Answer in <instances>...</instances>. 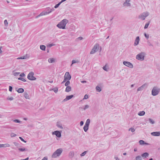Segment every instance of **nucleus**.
I'll list each match as a JSON object with an SVG mask.
<instances>
[{
	"instance_id": "nucleus-1",
	"label": "nucleus",
	"mask_w": 160,
	"mask_h": 160,
	"mask_svg": "<svg viewBox=\"0 0 160 160\" xmlns=\"http://www.w3.org/2000/svg\"><path fill=\"white\" fill-rule=\"evenodd\" d=\"M68 22V20L66 19H64L59 23L57 26L59 28L64 29L66 24Z\"/></svg>"
},
{
	"instance_id": "nucleus-2",
	"label": "nucleus",
	"mask_w": 160,
	"mask_h": 160,
	"mask_svg": "<svg viewBox=\"0 0 160 160\" xmlns=\"http://www.w3.org/2000/svg\"><path fill=\"white\" fill-rule=\"evenodd\" d=\"M62 152V148H59L57 149L53 153L52 155V158H56L60 156Z\"/></svg>"
},
{
	"instance_id": "nucleus-3",
	"label": "nucleus",
	"mask_w": 160,
	"mask_h": 160,
	"mask_svg": "<svg viewBox=\"0 0 160 160\" xmlns=\"http://www.w3.org/2000/svg\"><path fill=\"white\" fill-rule=\"evenodd\" d=\"M146 55V53L143 52L137 54L136 56V58L140 61H143L144 59V57Z\"/></svg>"
},
{
	"instance_id": "nucleus-4",
	"label": "nucleus",
	"mask_w": 160,
	"mask_h": 160,
	"mask_svg": "<svg viewBox=\"0 0 160 160\" xmlns=\"http://www.w3.org/2000/svg\"><path fill=\"white\" fill-rule=\"evenodd\" d=\"M149 15V13L148 12H144L139 16V18H141L142 20H144Z\"/></svg>"
},
{
	"instance_id": "nucleus-5",
	"label": "nucleus",
	"mask_w": 160,
	"mask_h": 160,
	"mask_svg": "<svg viewBox=\"0 0 160 160\" xmlns=\"http://www.w3.org/2000/svg\"><path fill=\"white\" fill-rule=\"evenodd\" d=\"M34 73L32 72H31L28 74L27 78L28 79L30 80H35L36 78L33 76Z\"/></svg>"
},
{
	"instance_id": "nucleus-6",
	"label": "nucleus",
	"mask_w": 160,
	"mask_h": 160,
	"mask_svg": "<svg viewBox=\"0 0 160 160\" xmlns=\"http://www.w3.org/2000/svg\"><path fill=\"white\" fill-rule=\"evenodd\" d=\"M99 46V45L98 44H95L91 51L90 53L91 54H93L96 52L98 51Z\"/></svg>"
},
{
	"instance_id": "nucleus-7",
	"label": "nucleus",
	"mask_w": 160,
	"mask_h": 160,
	"mask_svg": "<svg viewBox=\"0 0 160 160\" xmlns=\"http://www.w3.org/2000/svg\"><path fill=\"white\" fill-rule=\"evenodd\" d=\"M51 8H46V10L42 12H41V15H46L48 14L51 12V11H50Z\"/></svg>"
},
{
	"instance_id": "nucleus-8",
	"label": "nucleus",
	"mask_w": 160,
	"mask_h": 160,
	"mask_svg": "<svg viewBox=\"0 0 160 160\" xmlns=\"http://www.w3.org/2000/svg\"><path fill=\"white\" fill-rule=\"evenodd\" d=\"M123 64L130 68H133V65L130 62L127 61H124L123 62Z\"/></svg>"
},
{
	"instance_id": "nucleus-9",
	"label": "nucleus",
	"mask_w": 160,
	"mask_h": 160,
	"mask_svg": "<svg viewBox=\"0 0 160 160\" xmlns=\"http://www.w3.org/2000/svg\"><path fill=\"white\" fill-rule=\"evenodd\" d=\"M148 86V83H145L141 86L139 87L137 90H142L146 89Z\"/></svg>"
},
{
	"instance_id": "nucleus-10",
	"label": "nucleus",
	"mask_w": 160,
	"mask_h": 160,
	"mask_svg": "<svg viewBox=\"0 0 160 160\" xmlns=\"http://www.w3.org/2000/svg\"><path fill=\"white\" fill-rule=\"evenodd\" d=\"M52 134L55 135L58 138H60L61 136V132L58 131H56L52 132Z\"/></svg>"
},
{
	"instance_id": "nucleus-11",
	"label": "nucleus",
	"mask_w": 160,
	"mask_h": 160,
	"mask_svg": "<svg viewBox=\"0 0 160 160\" xmlns=\"http://www.w3.org/2000/svg\"><path fill=\"white\" fill-rule=\"evenodd\" d=\"M64 78H65L66 79H67V80H69L71 79V77L69 72H66L65 74Z\"/></svg>"
},
{
	"instance_id": "nucleus-12",
	"label": "nucleus",
	"mask_w": 160,
	"mask_h": 160,
	"mask_svg": "<svg viewBox=\"0 0 160 160\" xmlns=\"http://www.w3.org/2000/svg\"><path fill=\"white\" fill-rule=\"evenodd\" d=\"M130 0H126L123 4L124 6L130 7L131 6V4L129 2Z\"/></svg>"
},
{
	"instance_id": "nucleus-13",
	"label": "nucleus",
	"mask_w": 160,
	"mask_h": 160,
	"mask_svg": "<svg viewBox=\"0 0 160 160\" xmlns=\"http://www.w3.org/2000/svg\"><path fill=\"white\" fill-rule=\"evenodd\" d=\"M73 97H74V96L73 95H71L67 96L66 98L63 100L62 101V102H66V101L72 98H73Z\"/></svg>"
},
{
	"instance_id": "nucleus-14",
	"label": "nucleus",
	"mask_w": 160,
	"mask_h": 160,
	"mask_svg": "<svg viewBox=\"0 0 160 160\" xmlns=\"http://www.w3.org/2000/svg\"><path fill=\"white\" fill-rule=\"evenodd\" d=\"M152 135L154 136H160V132H155L151 133Z\"/></svg>"
},
{
	"instance_id": "nucleus-15",
	"label": "nucleus",
	"mask_w": 160,
	"mask_h": 160,
	"mask_svg": "<svg viewBox=\"0 0 160 160\" xmlns=\"http://www.w3.org/2000/svg\"><path fill=\"white\" fill-rule=\"evenodd\" d=\"M139 36L137 37L135 40L134 45L136 46L138 45L139 43Z\"/></svg>"
},
{
	"instance_id": "nucleus-16",
	"label": "nucleus",
	"mask_w": 160,
	"mask_h": 160,
	"mask_svg": "<svg viewBox=\"0 0 160 160\" xmlns=\"http://www.w3.org/2000/svg\"><path fill=\"white\" fill-rule=\"evenodd\" d=\"M149 156V154L147 152H145L141 154V156L144 159Z\"/></svg>"
},
{
	"instance_id": "nucleus-17",
	"label": "nucleus",
	"mask_w": 160,
	"mask_h": 160,
	"mask_svg": "<svg viewBox=\"0 0 160 160\" xmlns=\"http://www.w3.org/2000/svg\"><path fill=\"white\" fill-rule=\"evenodd\" d=\"M159 91H152V94L153 96H155L158 95Z\"/></svg>"
},
{
	"instance_id": "nucleus-18",
	"label": "nucleus",
	"mask_w": 160,
	"mask_h": 160,
	"mask_svg": "<svg viewBox=\"0 0 160 160\" xmlns=\"http://www.w3.org/2000/svg\"><path fill=\"white\" fill-rule=\"evenodd\" d=\"M74 155V152L73 151H71L69 152V154H68V156L69 157V158H72Z\"/></svg>"
},
{
	"instance_id": "nucleus-19",
	"label": "nucleus",
	"mask_w": 160,
	"mask_h": 160,
	"mask_svg": "<svg viewBox=\"0 0 160 160\" xmlns=\"http://www.w3.org/2000/svg\"><path fill=\"white\" fill-rule=\"evenodd\" d=\"M145 113V112L144 111H142L139 112L138 113V115L140 116H143V115H144Z\"/></svg>"
},
{
	"instance_id": "nucleus-20",
	"label": "nucleus",
	"mask_w": 160,
	"mask_h": 160,
	"mask_svg": "<svg viewBox=\"0 0 160 160\" xmlns=\"http://www.w3.org/2000/svg\"><path fill=\"white\" fill-rule=\"evenodd\" d=\"M24 97L26 98L29 99V96L28 95V94L27 93V92H24Z\"/></svg>"
},
{
	"instance_id": "nucleus-21",
	"label": "nucleus",
	"mask_w": 160,
	"mask_h": 160,
	"mask_svg": "<svg viewBox=\"0 0 160 160\" xmlns=\"http://www.w3.org/2000/svg\"><path fill=\"white\" fill-rule=\"evenodd\" d=\"M90 120L89 119H87L86 122L85 123V125L88 126L89 127L90 123Z\"/></svg>"
},
{
	"instance_id": "nucleus-22",
	"label": "nucleus",
	"mask_w": 160,
	"mask_h": 160,
	"mask_svg": "<svg viewBox=\"0 0 160 160\" xmlns=\"http://www.w3.org/2000/svg\"><path fill=\"white\" fill-rule=\"evenodd\" d=\"M18 150L21 152H23L25 151H28V150L27 149H26L25 148H19L18 149Z\"/></svg>"
},
{
	"instance_id": "nucleus-23",
	"label": "nucleus",
	"mask_w": 160,
	"mask_h": 160,
	"mask_svg": "<svg viewBox=\"0 0 160 160\" xmlns=\"http://www.w3.org/2000/svg\"><path fill=\"white\" fill-rule=\"evenodd\" d=\"M55 61V60L53 58H49L48 59V62L49 63H53Z\"/></svg>"
},
{
	"instance_id": "nucleus-24",
	"label": "nucleus",
	"mask_w": 160,
	"mask_h": 160,
	"mask_svg": "<svg viewBox=\"0 0 160 160\" xmlns=\"http://www.w3.org/2000/svg\"><path fill=\"white\" fill-rule=\"evenodd\" d=\"M40 48L42 50L45 51L46 49V46L44 45H41L40 46Z\"/></svg>"
},
{
	"instance_id": "nucleus-25",
	"label": "nucleus",
	"mask_w": 160,
	"mask_h": 160,
	"mask_svg": "<svg viewBox=\"0 0 160 160\" xmlns=\"http://www.w3.org/2000/svg\"><path fill=\"white\" fill-rule=\"evenodd\" d=\"M150 21H149L148 22V23H147L145 25V26H144V29H146V28H148V26H149V24H150Z\"/></svg>"
},
{
	"instance_id": "nucleus-26",
	"label": "nucleus",
	"mask_w": 160,
	"mask_h": 160,
	"mask_svg": "<svg viewBox=\"0 0 160 160\" xmlns=\"http://www.w3.org/2000/svg\"><path fill=\"white\" fill-rule=\"evenodd\" d=\"M88 126L84 125L83 127V129L85 132H86L88 129Z\"/></svg>"
},
{
	"instance_id": "nucleus-27",
	"label": "nucleus",
	"mask_w": 160,
	"mask_h": 160,
	"mask_svg": "<svg viewBox=\"0 0 160 160\" xmlns=\"http://www.w3.org/2000/svg\"><path fill=\"white\" fill-rule=\"evenodd\" d=\"M135 160H142V158L140 156H138L135 158Z\"/></svg>"
},
{
	"instance_id": "nucleus-28",
	"label": "nucleus",
	"mask_w": 160,
	"mask_h": 160,
	"mask_svg": "<svg viewBox=\"0 0 160 160\" xmlns=\"http://www.w3.org/2000/svg\"><path fill=\"white\" fill-rule=\"evenodd\" d=\"M148 120L149 122L152 124H154L155 123V122L151 118H149Z\"/></svg>"
},
{
	"instance_id": "nucleus-29",
	"label": "nucleus",
	"mask_w": 160,
	"mask_h": 160,
	"mask_svg": "<svg viewBox=\"0 0 160 160\" xmlns=\"http://www.w3.org/2000/svg\"><path fill=\"white\" fill-rule=\"evenodd\" d=\"M18 79L19 80H21V81H22L23 82H25L26 81V80L24 78H22V77L19 78H18Z\"/></svg>"
},
{
	"instance_id": "nucleus-30",
	"label": "nucleus",
	"mask_w": 160,
	"mask_h": 160,
	"mask_svg": "<svg viewBox=\"0 0 160 160\" xmlns=\"http://www.w3.org/2000/svg\"><path fill=\"white\" fill-rule=\"evenodd\" d=\"M62 3H61V2H59L57 4H56L54 7V8H57Z\"/></svg>"
},
{
	"instance_id": "nucleus-31",
	"label": "nucleus",
	"mask_w": 160,
	"mask_h": 160,
	"mask_svg": "<svg viewBox=\"0 0 160 160\" xmlns=\"http://www.w3.org/2000/svg\"><path fill=\"white\" fill-rule=\"evenodd\" d=\"M139 143L140 145H143L144 144L145 142L142 140H140L139 141Z\"/></svg>"
},
{
	"instance_id": "nucleus-32",
	"label": "nucleus",
	"mask_w": 160,
	"mask_h": 160,
	"mask_svg": "<svg viewBox=\"0 0 160 160\" xmlns=\"http://www.w3.org/2000/svg\"><path fill=\"white\" fill-rule=\"evenodd\" d=\"M129 131H131L132 132H134L135 131V129L133 128H131L129 129Z\"/></svg>"
},
{
	"instance_id": "nucleus-33",
	"label": "nucleus",
	"mask_w": 160,
	"mask_h": 160,
	"mask_svg": "<svg viewBox=\"0 0 160 160\" xmlns=\"http://www.w3.org/2000/svg\"><path fill=\"white\" fill-rule=\"evenodd\" d=\"M87 151H84V152H83L82 153L80 154V156L81 157H83V156H84L86 154V153H87Z\"/></svg>"
},
{
	"instance_id": "nucleus-34",
	"label": "nucleus",
	"mask_w": 160,
	"mask_h": 160,
	"mask_svg": "<svg viewBox=\"0 0 160 160\" xmlns=\"http://www.w3.org/2000/svg\"><path fill=\"white\" fill-rule=\"evenodd\" d=\"M100 85L97 86L96 87V90H101L100 87Z\"/></svg>"
},
{
	"instance_id": "nucleus-35",
	"label": "nucleus",
	"mask_w": 160,
	"mask_h": 160,
	"mask_svg": "<svg viewBox=\"0 0 160 160\" xmlns=\"http://www.w3.org/2000/svg\"><path fill=\"white\" fill-rule=\"evenodd\" d=\"M13 143L16 146H17L18 147L19 146L20 144L18 142H13Z\"/></svg>"
},
{
	"instance_id": "nucleus-36",
	"label": "nucleus",
	"mask_w": 160,
	"mask_h": 160,
	"mask_svg": "<svg viewBox=\"0 0 160 160\" xmlns=\"http://www.w3.org/2000/svg\"><path fill=\"white\" fill-rule=\"evenodd\" d=\"M160 89L157 86L154 87L152 90H160Z\"/></svg>"
},
{
	"instance_id": "nucleus-37",
	"label": "nucleus",
	"mask_w": 160,
	"mask_h": 160,
	"mask_svg": "<svg viewBox=\"0 0 160 160\" xmlns=\"http://www.w3.org/2000/svg\"><path fill=\"white\" fill-rule=\"evenodd\" d=\"M70 84V81L69 80H68L65 83V86H68Z\"/></svg>"
},
{
	"instance_id": "nucleus-38",
	"label": "nucleus",
	"mask_w": 160,
	"mask_h": 160,
	"mask_svg": "<svg viewBox=\"0 0 160 160\" xmlns=\"http://www.w3.org/2000/svg\"><path fill=\"white\" fill-rule=\"evenodd\" d=\"M20 73L19 72H15L13 73V75L15 76H17Z\"/></svg>"
},
{
	"instance_id": "nucleus-39",
	"label": "nucleus",
	"mask_w": 160,
	"mask_h": 160,
	"mask_svg": "<svg viewBox=\"0 0 160 160\" xmlns=\"http://www.w3.org/2000/svg\"><path fill=\"white\" fill-rule=\"evenodd\" d=\"M16 134L13 133H11L10 135L11 137H14L16 136Z\"/></svg>"
},
{
	"instance_id": "nucleus-40",
	"label": "nucleus",
	"mask_w": 160,
	"mask_h": 160,
	"mask_svg": "<svg viewBox=\"0 0 160 160\" xmlns=\"http://www.w3.org/2000/svg\"><path fill=\"white\" fill-rule=\"evenodd\" d=\"M13 122L16 123H19L21 121L18 119H15L13 120Z\"/></svg>"
},
{
	"instance_id": "nucleus-41",
	"label": "nucleus",
	"mask_w": 160,
	"mask_h": 160,
	"mask_svg": "<svg viewBox=\"0 0 160 160\" xmlns=\"http://www.w3.org/2000/svg\"><path fill=\"white\" fill-rule=\"evenodd\" d=\"M57 126L58 127L61 129H63V127L61 125H60L58 123L57 124Z\"/></svg>"
},
{
	"instance_id": "nucleus-42",
	"label": "nucleus",
	"mask_w": 160,
	"mask_h": 160,
	"mask_svg": "<svg viewBox=\"0 0 160 160\" xmlns=\"http://www.w3.org/2000/svg\"><path fill=\"white\" fill-rule=\"evenodd\" d=\"M26 58V57L25 56H23L22 57H21L20 58H18V59H23Z\"/></svg>"
},
{
	"instance_id": "nucleus-43",
	"label": "nucleus",
	"mask_w": 160,
	"mask_h": 160,
	"mask_svg": "<svg viewBox=\"0 0 160 160\" xmlns=\"http://www.w3.org/2000/svg\"><path fill=\"white\" fill-rule=\"evenodd\" d=\"M144 35L145 37L147 38V39H148L149 38V35L148 34H147L146 33H144Z\"/></svg>"
},
{
	"instance_id": "nucleus-44",
	"label": "nucleus",
	"mask_w": 160,
	"mask_h": 160,
	"mask_svg": "<svg viewBox=\"0 0 160 160\" xmlns=\"http://www.w3.org/2000/svg\"><path fill=\"white\" fill-rule=\"evenodd\" d=\"M71 88L70 86H67L65 90H71Z\"/></svg>"
},
{
	"instance_id": "nucleus-45",
	"label": "nucleus",
	"mask_w": 160,
	"mask_h": 160,
	"mask_svg": "<svg viewBox=\"0 0 160 160\" xmlns=\"http://www.w3.org/2000/svg\"><path fill=\"white\" fill-rule=\"evenodd\" d=\"M89 108V106L88 105H86L85 106L84 108H83V110H85L86 109L88 108Z\"/></svg>"
},
{
	"instance_id": "nucleus-46",
	"label": "nucleus",
	"mask_w": 160,
	"mask_h": 160,
	"mask_svg": "<svg viewBox=\"0 0 160 160\" xmlns=\"http://www.w3.org/2000/svg\"><path fill=\"white\" fill-rule=\"evenodd\" d=\"M4 24H5V26H8V22H7V20H5L4 21Z\"/></svg>"
},
{
	"instance_id": "nucleus-47",
	"label": "nucleus",
	"mask_w": 160,
	"mask_h": 160,
	"mask_svg": "<svg viewBox=\"0 0 160 160\" xmlns=\"http://www.w3.org/2000/svg\"><path fill=\"white\" fill-rule=\"evenodd\" d=\"M88 96L87 94H85L84 96V97L83 99H87L88 98Z\"/></svg>"
},
{
	"instance_id": "nucleus-48",
	"label": "nucleus",
	"mask_w": 160,
	"mask_h": 160,
	"mask_svg": "<svg viewBox=\"0 0 160 160\" xmlns=\"http://www.w3.org/2000/svg\"><path fill=\"white\" fill-rule=\"evenodd\" d=\"M8 100L11 101L13 99V98L12 97H8L7 99Z\"/></svg>"
},
{
	"instance_id": "nucleus-49",
	"label": "nucleus",
	"mask_w": 160,
	"mask_h": 160,
	"mask_svg": "<svg viewBox=\"0 0 160 160\" xmlns=\"http://www.w3.org/2000/svg\"><path fill=\"white\" fill-rule=\"evenodd\" d=\"M19 138L23 142H26V141L24 140L23 138H22L21 137H19Z\"/></svg>"
},
{
	"instance_id": "nucleus-50",
	"label": "nucleus",
	"mask_w": 160,
	"mask_h": 160,
	"mask_svg": "<svg viewBox=\"0 0 160 160\" xmlns=\"http://www.w3.org/2000/svg\"><path fill=\"white\" fill-rule=\"evenodd\" d=\"M15 90H24V89L22 88H19L18 87L15 88Z\"/></svg>"
},
{
	"instance_id": "nucleus-51",
	"label": "nucleus",
	"mask_w": 160,
	"mask_h": 160,
	"mask_svg": "<svg viewBox=\"0 0 160 160\" xmlns=\"http://www.w3.org/2000/svg\"><path fill=\"white\" fill-rule=\"evenodd\" d=\"M19 76L21 77H23L25 76V74L24 73H22L20 74Z\"/></svg>"
},
{
	"instance_id": "nucleus-52",
	"label": "nucleus",
	"mask_w": 160,
	"mask_h": 160,
	"mask_svg": "<svg viewBox=\"0 0 160 160\" xmlns=\"http://www.w3.org/2000/svg\"><path fill=\"white\" fill-rule=\"evenodd\" d=\"M77 62H76L75 60H73L72 61V64L71 65V66H72V64Z\"/></svg>"
},
{
	"instance_id": "nucleus-53",
	"label": "nucleus",
	"mask_w": 160,
	"mask_h": 160,
	"mask_svg": "<svg viewBox=\"0 0 160 160\" xmlns=\"http://www.w3.org/2000/svg\"><path fill=\"white\" fill-rule=\"evenodd\" d=\"M103 69L105 71H108L107 68H106V66H104L103 67Z\"/></svg>"
},
{
	"instance_id": "nucleus-54",
	"label": "nucleus",
	"mask_w": 160,
	"mask_h": 160,
	"mask_svg": "<svg viewBox=\"0 0 160 160\" xmlns=\"http://www.w3.org/2000/svg\"><path fill=\"white\" fill-rule=\"evenodd\" d=\"M16 91L19 93H23L24 91Z\"/></svg>"
},
{
	"instance_id": "nucleus-55",
	"label": "nucleus",
	"mask_w": 160,
	"mask_h": 160,
	"mask_svg": "<svg viewBox=\"0 0 160 160\" xmlns=\"http://www.w3.org/2000/svg\"><path fill=\"white\" fill-rule=\"evenodd\" d=\"M80 126H82L83 124V123H84V122L83 121H81L80 122Z\"/></svg>"
},
{
	"instance_id": "nucleus-56",
	"label": "nucleus",
	"mask_w": 160,
	"mask_h": 160,
	"mask_svg": "<svg viewBox=\"0 0 160 160\" xmlns=\"http://www.w3.org/2000/svg\"><path fill=\"white\" fill-rule=\"evenodd\" d=\"M5 147V144H0V147L2 148Z\"/></svg>"
},
{
	"instance_id": "nucleus-57",
	"label": "nucleus",
	"mask_w": 160,
	"mask_h": 160,
	"mask_svg": "<svg viewBox=\"0 0 160 160\" xmlns=\"http://www.w3.org/2000/svg\"><path fill=\"white\" fill-rule=\"evenodd\" d=\"M12 87L11 86H9V90H12Z\"/></svg>"
},
{
	"instance_id": "nucleus-58",
	"label": "nucleus",
	"mask_w": 160,
	"mask_h": 160,
	"mask_svg": "<svg viewBox=\"0 0 160 160\" xmlns=\"http://www.w3.org/2000/svg\"><path fill=\"white\" fill-rule=\"evenodd\" d=\"M41 13L39 15L37 16L36 17V18H37L39 17L40 16H42L44 15H41Z\"/></svg>"
},
{
	"instance_id": "nucleus-59",
	"label": "nucleus",
	"mask_w": 160,
	"mask_h": 160,
	"mask_svg": "<svg viewBox=\"0 0 160 160\" xmlns=\"http://www.w3.org/2000/svg\"><path fill=\"white\" fill-rule=\"evenodd\" d=\"M114 158L116 160H120V159L117 157H114Z\"/></svg>"
},
{
	"instance_id": "nucleus-60",
	"label": "nucleus",
	"mask_w": 160,
	"mask_h": 160,
	"mask_svg": "<svg viewBox=\"0 0 160 160\" xmlns=\"http://www.w3.org/2000/svg\"><path fill=\"white\" fill-rule=\"evenodd\" d=\"M148 45L149 46H153V45L150 42H149L148 43Z\"/></svg>"
},
{
	"instance_id": "nucleus-61",
	"label": "nucleus",
	"mask_w": 160,
	"mask_h": 160,
	"mask_svg": "<svg viewBox=\"0 0 160 160\" xmlns=\"http://www.w3.org/2000/svg\"><path fill=\"white\" fill-rule=\"evenodd\" d=\"M2 47H0V54L2 53V51L1 49Z\"/></svg>"
},
{
	"instance_id": "nucleus-62",
	"label": "nucleus",
	"mask_w": 160,
	"mask_h": 160,
	"mask_svg": "<svg viewBox=\"0 0 160 160\" xmlns=\"http://www.w3.org/2000/svg\"><path fill=\"white\" fill-rule=\"evenodd\" d=\"M53 45H54V44H53L52 43V44H49V47H51Z\"/></svg>"
},
{
	"instance_id": "nucleus-63",
	"label": "nucleus",
	"mask_w": 160,
	"mask_h": 160,
	"mask_svg": "<svg viewBox=\"0 0 160 160\" xmlns=\"http://www.w3.org/2000/svg\"><path fill=\"white\" fill-rule=\"evenodd\" d=\"M51 11V12H52V11H54L55 10L53 8H51V10H50Z\"/></svg>"
},
{
	"instance_id": "nucleus-64",
	"label": "nucleus",
	"mask_w": 160,
	"mask_h": 160,
	"mask_svg": "<svg viewBox=\"0 0 160 160\" xmlns=\"http://www.w3.org/2000/svg\"><path fill=\"white\" fill-rule=\"evenodd\" d=\"M78 38L79 39H80V40H82V39L83 38H82V37H80Z\"/></svg>"
}]
</instances>
